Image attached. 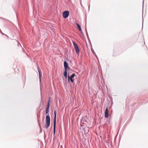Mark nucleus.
Segmentation results:
<instances>
[{"label": "nucleus", "instance_id": "obj_1", "mask_svg": "<svg viewBox=\"0 0 148 148\" xmlns=\"http://www.w3.org/2000/svg\"><path fill=\"white\" fill-rule=\"evenodd\" d=\"M50 123V119L49 115H47L46 117V125L45 128H47L49 126Z\"/></svg>", "mask_w": 148, "mask_h": 148}, {"label": "nucleus", "instance_id": "obj_2", "mask_svg": "<svg viewBox=\"0 0 148 148\" xmlns=\"http://www.w3.org/2000/svg\"><path fill=\"white\" fill-rule=\"evenodd\" d=\"M73 44L74 46V49L77 54L79 55V50L77 45L75 42H73Z\"/></svg>", "mask_w": 148, "mask_h": 148}, {"label": "nucleus", "instance_id": "obj_3", "mask_svg": "<svg viewBox=\"0 0 148 148\" xmlns=\"http://www.w3.org/2000/svg\"><path fill=\"white\" fill-rule=\"evenodd\" d=\"M69 15V12L68 11H65L63 12L62 16L64 18H66Z\"/></svg>", "mask_w": 148, "mask_h": 148}, {"label": "nucleus", "instance_id": "obj_4", "mask_svg": "<svg viewBox=\"0 0 148 148\" xmlns=\"http://www.w3.org/2000/svg\"><path fill=\"white\" fill-rule=\"evenodd\" d=\"M109 111L108 110V109L107 108L105 110V117L106 118H107L108 117L109 114Z\"/></svg>", "mask_w": 148, "mask_h": 148}, {"label": "nucleus", "instance_id": "obj_5", "mask_svg": "<svg viewBox=\"0 0 148 148\" xmlns=\"http://www.w3.org/2000/svg\"><path fill=\"white\" fill-rule=\"evenodd\" d=\"M75 76V74L74 73H73L71 75V76L69 78V77H68L69 79H70L71 81L72 82H74L73 80V78Z\"/></svg>", "mask_w": 148, "mask_h": 148}, {"label": "nucleus", "instance_id": "obj_6", "mask_svg": "<svg viewBox=\"0 0 148 148\" xmlns=\"http://www.w3.org/2000/svg\"><path fill=\"white\" fill-rule=\"evenodd\" d=\"M64 66L65 70H67V68L68 67V64L66 62H64Z\"/></svg>", "mask_w": 148, "mask_h": 148}, {"label": "nucleus", "instance_id": "obj_7", "mask_svg": "<svg viewBox=\"0 0 148 148\" xmlns=\"http://www.w3.org/2000/svg\"><path fill=\"white\" fill-rule=\"evenodd\" d=\"M76 24L77 25V27L79 29V30L81 32H82V31L80 25L77 23H76Z\"/></svg>", "mask_w": 148, "mask_h": 148}, {"label": "nucleus", "instance_id": "obj_8", "mask_svg": "<svg viewBox=\"0 0 148 148\" xmlns=\"http://www.w3.org/2000/svg\"><path fill=\"white\" fill-rule=\"evenodd\" d=\"M38 72L39 74L40 79V77L42 76V73H41V70L39 69V67H38Z\"/></svg>", "mask_w": 148, "mask_h": 148}, {"label": "nucleus", "instance_id": "obj_9", "mask_svg": "<svg viewBox=\"0 0 148 148\" xmlns=\"http://www.w3.org/2000/svg\"><path fill=\"white\" fill-rule=\"evenodd\" d=\"M54 117L53 122H56V112L55 111H54Z\"/></svg>", "mask_w": 148, "mask_h": 148}, {"label": "nucleus", "instance_id": "obj_10", "mask_svg": "<svg viewBox=\"0 0 148 148\" xmlns=\"http://www.w3.org/2000/svg\"><path fill=\"white\" fill-rule=\"evenodd\" d=\"M64 75L65 77L66 78V79L67 77V70H65L64 73Z\"/></svg>", "mask_w": 148, "mask_h": 148}, {"label": "nucleus", "instance_id": "obj_11", "mask_svg": "<svg viewBox=\"0 0 148 148\" xmlns=\"http://www.w3.org/2000/svg\"><path fill=\"white\" fill-rule=\"evenodd\" d=\"M56 122H53V132L55 133L56 130Z\"/></svg>", "mask_w": 148, "mask_h": 148}, {"label": "nucleus", "instance_id": "obj_12", "mask_svg": "<svg viewBox=\"0 0 148 148\" xmlns=\"http://www.w3.org/2000/svg\"><path fill=\"white\" fill-rule=\"evenodd\" d=\"M49 101L48 102V105H47V108L49 109Z\"/></svg>", "mask_w": 148, "mask_h": 148}, {"label": "nucleus", "instance_id": "obj_13", "mask_svg": "<svg viewBox=\"0 0 148 148\" xmlns=\"http://www.w3.org/2000/svg\"><path fill=\"white\" fill-rule=\"evenodd\" d=\"M49 109H46V113H48L49 112Z\"/></svg>", "mask_w": 148, "mask_h": 148}, {"label": "nucleus", "instance_id": "obj_14", "mask_svg": "<svg viewBox=\"0 0 148 148\" xmlns=\"http://www.w3.org/2000/svg\"><path fill=\"white\" fill-rule=\"evenodd\" d=\"M92 52H93V53L94 54V53H95V51H94V50H92Z\"/></svg>", "mask_w": 148, "mask_h": 148}]
</instances>
